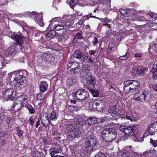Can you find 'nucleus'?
Instances as JSON below:
<instances>
[{"instance_id":"nucleus-1","label":"nucleus","mask_w":157,"mask_h":157,"mask_svg":"<svg viewBox=\"0 0 157 157\" xmlns=\"http://www.w3.org/2000/svg\"><path fill=\"white\" fill-rule=\"evenodd\" d=\"M11 37L16 42H14V45L15 46H11L9 47L5 52H3V53L0 52V57L2 59L4 58V55L6 57L10 56V55L13 56L15 54V52L16 51V48L18 44L19 46H21L23 41V37L21 34H17L16 33H13L11 35Z\"/></svg>"},{"instance_id":"nucleus-2","label":"nucleus","mask_w":157,"mask_h":157,"mask_svg":"<svg viewBox=\"0 0 157 157\" xmlns=\"http://www.w3.org/2000/svg\"><path fill=\"white\" fill-rule=\"evenodd\" d=\"M63 124L66 125L65 127L71 137H77L80 134L81 132L79 131L78 126L77 124L68 122H64Z\"/></svg>"},{"instance_id":"nucleus-3","label":"nucleus","mask_w":157,"mask_h":157,"mask_svg":"<svg viewBox=\"0 0 157 157\" xmlns=\"http://www.w3.org/2000/svg\"><path fill=\"white\" fill-rule=\"evenodd\" d=\"M140 84L136 80H128L125 81L124 84V90L133 92L139 88Z\"/></svg>"},{"instance_id":"nucleus-4","label":"nucleus","mask_w":157,"mask_h":157,"mask_svg":"<svg viewBox=\"0 0 157 157\" xmlns=\"http://www.w3.org/2000/svg\"><path fill=\"white\" fill-rule=\"evenodd\" d=\"M138 128L136 125L126 127L121 125L120 127L121 131L129 136H132L136 134V131Z\"/></svg>"},{"instance_id":"nucleus-5","label":"nucleus","mask_w":157,"mask_h":157,"mask_svg":"<svg viewBox=\"0 0 157 157\" xmlns=\"http://www.w3.org/2000/svg\"><path fill=\"white\" fill-rule=\"evenodd\" d=\"M73 94L74 98L81 101L85 100L89 96L88 92L83 89H80L75 91Z\"/></svg>"},{"instance_id":"nucleus-6","label":"nucleus","mask_w":157,"mask_h":157,"mask_svg":"<svg viewBox=\"0 0 157 157\" xmlns=\"http://www.w3.org/2000/svg\"><path fill=\"white\" fill-rule=\"evenodd\" d=\"M151 98V95L150 93L144 90L143 92H138L135 95L134 98L136 101H148Z\"/></svg>"},{"instance_id":"nucleus-7","label":"nucleus","mask_w":157,"mask_h":157,"mask_svg":"<svg viewBox=\"0 0 157 157\" xmlns=\"http://www.w3.org/2000/svg\"><path fill=\"white\" fill-rule=\"evenodd\" d=\"M85 142L86 148L88 150V151H92L93 148L96 145V137L93 135L88 136Z\"/></svg>"},{"instance_id":"nucleus-8","label":"nucleus","mask_w":157,"mask_h":157,"mask_svg":"<svg viewBox=\"0 0 157 157\" xmlns=\"http://www.w3.org/2000/svg\"><path fill=\"white\" fill-rule=\"evenodd\" d=\"M132 148L131 146H128L126 147L125 149H122L119 152V154L122 157H137V153L133 151H130L129 150Z\"/></svg>"},{"instance_id":"nucleus-9","label":"nucleus","mask_w":157,"mask_h":157,"mask_svg":"<svg viewBox=\"0 0 157 157\" xmlns=\"http://www.w3.org/2000/svg\"><path fill=\"white\" fill-rule=\"evenodd\" d=\"M90 108L91 109H96L98 111L102 110L105 108L103 102L100 100H96L89 103Z\"/></svg>"},{"instance_id":"nucleus-10","label":"nucleus","mask_w":157,"mask_h":157,"mask_svg":"<svg viewBox=\"0 0 157 157\" xmlns=\"http://www.w3.org/2000/svg\"><path fill=\"white\" fill-rule=\"evenodd\" d=\"M67 66L68 69L69 67L71 68L70 70H68V72H70L71 74L75 75L80 71V67L76 62H70L67 64Z\"/></svg>"},{"instance_id":"nucleus-11","label":"nucleus","mask_w":157,"mask_h":157,"mask_svg":"<svg viewBox=\"0 0 157 157\" xmlns=\"http://www.w3.org/2000/svg\"><path fill=\"white\" fill-rule=\"evenodd\" d=\"M115 127V125L113 122H111L109 124V137L111 139L109 141L110 142L114 140L117 136L116 131L113 128Z\"/></svg>"},{"instance_id":"nucleus-12","label":"nucleus","mask_w":157,"mask_h":157,"mask_svg":"<svg viewBox=\"0 0 157 157\" xmlns=\"http://www.w3.org/2000/svg\"><path fill=\"white\" fill-rule=\"evenodd\" d=\"M53 147L50 149V154L52 157L57 156V154L62 151L60 146L57 143H55L52 146Z\"/></svg>"},{"instance_id":"nucleus-13","label":"nucleus","mask_w":157,"mask_h":157,"mask_svg":"<svg viewBox=\"0 0 157 157\" xmlns=\"http://www.w3.org/2000/svg\"><path fill=\"white\" fill-rule=\"evenodd\" d=\"M157 122H154L150 124L148 127V129L144 134V136H147L148 135H154L157 131Z\"/></svg>"},{"instance_id":"nucleus-14","label":"nucleus","mask_w":157,"mask_h":157,"mask_svg":"<svg viewBox=\"0 0 157 157\" xmlns=\"http://www.w3.org/2000/svg\"><path fill=\"white\" fill-rule=\"evenodd\" d=\"M41 58L43 60L50 64L53 63L55 60L54 56L52 54L46 52L43 54Z\"/></svg>"},{"instance_id":"nucleus-15","label":"nucleus","mask_w":157,"mask_h":157,"mask_svg":"<svg viewBox=\"0 0 157 157\" xmlns=\"http://www.w3.org/2000/svg\"><path fill=\"white\" fill-rule=\"evenodd\" d=\"M40 120L43 126L45 127H48L50 124L48 115L47 113H42L41 114Z\"/></svg>"},{"instance_id":"nucleus-16","label":"nucleus","mask_w":157,"mask_h":157,"mask_svg":"<svg viewBox=\"0 0 157 157\" xmlns=\"http://www.w3.org/2000/svg\"><path fill=\"white\" fill-rule=\"evenodd\" d=\"M24 105V102L22 100L20 99H17L14 102L13 104L12 108L14 111H18Z\"/></svg>"},{"instance_id":"nucleus-17","label":"nucleus","mask_w":157,"mask_h":157,"mask_svg":"<svg viewBox=\"0 0 157 157\" xmlns=\"http://www.w3.org/2000/svg\"><path fill=\"white\" fill-rule=\"evenodd\" d=\"M31 15H35V17L36 18V21L41 27H43L44 25V23L43 22V19L42 18V15L40 13H36L34 12H32Z\"/></svg>"},{"instance_id":"nucleus-18","label":"nucleus","mask_w":157,"mask_h":157,"mask_svg":"<svg viewBox=\"0 0 157 157\" xmlns=\"http://www.w3.org/2000/svg\"><path fill=\"white\" fill-rule=\"evenodd\" d=\"M26 78H21V77L15 76L14 80L16 81V85L17 86H19L20 85H23L26 82Z\"/></svg>"},{"instance_id":"nucleus-19","label":"nucleus","mask_w":157,"mask_h":157,"mask_svg":"<svg viewBox=\"0 0 157 157\" xmlns=\"http://www.w3.org/2000/svg\"><path fill=\"white\" fill-rule=\"evenodd\" d=\"M67 26V24L65 21H62L61 22H59L58 24H56L54 27L55 30L59 31L63 29L65 27Z\"/></svg>"},{"instance_id":"nucleus-20","label":"nucleus","mask_w":157,"mask_h":157,"mask_svg":"<svg viewBox=\"0 0 157 157\" xmlns=\"http://www.w3.org/2000/svg\"><path fill=\"white\" fill-rule=\"evenodd\" d=\"M84 54L78 51L75 52L73 54L74 58H76L80 60L84 61L85 60V57L84 56Z\"/></svg>"},{"instance_id":"nucleus-21","label":"nucleus","mask_w":157,"mask_h":157,"mask_svg":"<svg viewBox=\"0 0 157 157\" xmlns=\"http://www.w3.org/2000/svg\"><path fill=\"white\" fill-rule=\"evenodd\" d=\"M110 111L109 113L110 115L113 117H115L118 115L119 113L118 109L115 106H110L109 108Z\"/></svg>"},{"instance_id":"nucleus-22","label":"nucleus","mask_w":157,"mask_h":157,"mask_svg":"<svg viewBox=\"0 0 157 157\" xmlns=\"http://www.w3.org/2000/svg\"><path fill=\"white\" fill-rule=\"evenodd\" d=\"M48 85L46 81H41L39 84V88L41 92H44L47 89Z\"/></svg>"},{"instance_id":"nucleus-23","label":"nucleus","mask_w":157,"mask_h":157,"mask_svg":"<svg viewBox=\"0 0 157 157\" xmlns=\"http://www.w3.org/2000/svg\"><path fill=\"white\" fill-rule=\"evenodd\" d=\"M108 130L107 128L104 129L101 134L102 139L104 142H107L108 140Z\"/></svg>"},{"instance_id":"nucleus-24","label":"nucleus","mask_w":157,"mask_h":157,"mask_svg":"<svg viewBox=\"0 0 157 157\" xmlns=\"http://www.w3.org/2000/svg\"><path fill=\"white\" fill-rule=\"evenodd\" d=\"M27 72L26 71L21 70L16 73L15 76H17V77L18 76L26 78V76L27 75Z\"/></svg>"},{"instance_id":"nucleus-25","label":"nucleus","mask_w":157,"mask_h":157,"mask_svg":"<svg viewBox=\"0 0 157 157\" xmlns=\"http://www.w3.org/2000/svg\"><path fill=\"white\" fill-rule=\"evenodd\" d=\"M150 73L152 74V77L153 78L156 79L157 78V65H153L152 69L150 71Z\"/></svg>"},{"instance_id":"nucleus-26","label":"nucleus","mask_w":157,"mask_h":157,"mask_svg":"<svg viewBox=\"0 0 157 157\" xmlns=\"http://www.w3.org/2000/svg\"><path fill=\"white\" fill-rule=\"evenodd\" d=\"M92 87L89 88V91L92 94L94 97H98L99 94V92L97 90H94L92 89Z\"/></svg>"},{"instance_id":"nucleus-27","label":"nucleus","mask_w":157,"mask_h":157,"mask_svg":"<svg viewBox=\"0 0 157 157\" xmlns=\"http://www.w3.org/2000/svg\"><path fill=\"white\" fill-rule=\"evenodd\" d=\"M87 121L89 124L93 125L96 124L97 121V119L95 117H90L88 118Z\"/></svg>"},{"instance_id":"nucleus-28","label":"nucleus","mask_w":157,"mask_h":157,"mask_svg":"<svg viewBox=\"0 0 157 157\" xmlns=\"http://www.w3.org/2000/svg\"><path fill=\"white\" fill-rule=\"evenodd\" d=\"M90 78L88 79V81L90 83V84L92 86V87L94 86V85L96 84L95 78L93 76H90Z\"/></svg>"},{"instance_id":"nucleus-29","label":"nucleus","mask_w":157,"mask_h":157,"mask_svg":"<svg viewBox=\"0 0 157 157\" xmlns=\"http://www.w3.org/2000/svg\"><path fill=\"white\" fill-rule=\"evenodd\" d=\"M138 68L139 69L140 75H144L147 71L148 68L147 67H143L140 68V67H139Z\"/></svg>"},{"instance_id":"nucleus-30","label":"nucleus","mask_w":157,"mask_h":157,"mask_svg":"<svg viewBox=\"0 0 157 157\" xmlns=\"http://www.w3.org/2000/svg\"><path fill=\"white\" fill-rule=\"evenodd\" d=\"M14 92V91L11 89H9L7 90L4 92L5 97L7 98H10V95L12 94H13V92Z\"/></svg>"},{"instance_id":"nucleus-31","label":"nucleus","mask_w":157,"mask_h":157,"mask_svg":"<svg viewBox=\"0 0 157 157\" xmlns=\"http://www.w3.org/2000/svg\"><path fill=\"white\" fill-rule=\"evenodd\" d=\"M75 80L73 78H68L67 81V84L69 86L73 85L75 82Z\"/></svg>"},{"instance_id":"nucleus-32","label":"nucleus","mask_w":157,"mask_h":157,"mask_svg":"<svg viewBox=\"0 0 157 157\" xmlns=\"http://www.w3.org/2000/svg\"><path fill=\"white\" fill-rule=\"evenodd\" d=\"M83 39V37L82 36L81 34L79 32H78L75 35L73 41L75 42L77 41L78 39Z\"/></svg>"},{"instance_id":"nucleus-33","label":"nucleus","mask_w":157,"mask_h":157,"mask_svg":"<svg viewBox=\"0 0 157 157\" xmlns=\"http://www.w3.org/2000/svg\"><path fill=\"white\" fill-rule=\"evenodd\" d=\"M25 107L28 109L30 113L33 114L35 112V109L31 105L29 104L26 105Z\"/></svg>"},{"instance_id":"nucleus-34","label":"nucleus","mask_w":157,"mask_h":157,"mask_svg":"<svg viewBox=\"0 0 157 157\" xmlns=\"http://www.w3.org/2000/svg\"><path fill=\"white\" fill-rule=\"evenodd\" d=\"M139 71L138 67H135L131 72V74L132 76H135L136 75L139 74Z\"/></svg>"},{"instance_id":"nucleus-35","label":"nucleus","mask_w":157,"mask_h":157,"mask_svg":"<svg viewBox=\"0 0 157 157\" xmlns=\"http://www.w3.org/2000/svg\"><path fill=\"white\" fill-rule=\"evenodd\" d=\"M86 73L85 78L86 79H88V78H90V76L89 71L90 70V67H87L84 70Z\"/></svg>"},{"instance_id":"nucleus-36","label":"nucleus","mask_w":157,"mask_h":157,"mask_svg":"<svg viewBox=\"0 0 157 157\" xmlns=\"http://www.w3.org/2000/svg\"><path fill=\"white\" fill-rule=\"evenodd\" d=\"M33 157H41V156H43V154L41 152L36 151H33Z\"/></svg>"},{"instance_id":"nucleus-37","label":"nucleus","mask_w":157,"mask_h":157,"mask_svg":"<svg viewBox=\"0 0 157 157\" xmlns=\"http://www.w3.org/2000/svg\"><path fill=\"white\" fill-rule=\"evenodd\" d=\"M58 117V115L55 111H52L51 113L50 118L52 120H56Z\"/></svg>"},{"instance_id":"nucleus-38","label":"nucleus","mask_w":157,"mask_h":157,"mask_svg":"<svg viewBox=\"0 0 157 157\" xmlns=\"http://www.w3.org/2000/svg\"><path fill=\"white\" fill-rule=\"evenodd\" d=\"M36 118L35 117H31L29 120V124L31 126H33L34 124L35 120Z\"/></svg>"},{"instance_id":"nucleus-39","label":"nucleus","mask_w":157,"mask_h":157,"mask_svg":"<svg viewBox=\"0 0 157 157\" xmlns=\"http://www.w3.org/2000/svg\"><path fill=\"white\" fill-rule=\"evenodd\" d=\"M148 15L152 20L153 21H155L157 17V15L156 13L153 12L149 13Z\"/></svg>"},{"instance_id":"nucleus-40","label":"nucleus","mask_w":157,"mask_h":157,"mask_svg":"<svg viewBox=\"0 0 157 157\" xmlns=\"http://www.w3.org/2000/svg\"><path fill=\"white\" fill-rule=\"evenodd\" d=\"M16 130L17 132L18 136L19 137H21L23 133V131L21 130L20 128L18 127H16Z\"/></svg>"},{"instance_id":"nucleus-41","label":"nucleus","mask_w":157,"mask_h":157,"mask_svg":"<svg viewBox=\"0 0 157 157\" xmlns=\"http://www.w3.org/2000/svg\"><path fill=\"white\" fill-rule=\"evenodd\" d=\"M44 98V95L42 93H40L37 95V98L38 100H42Z\"/></svg>"},{"instance_id":"nucleus-42","label":"nucleus","mask_w":157,"mask_h":157,"mask_svg":"<svg viewBox=\"0 0 157 157\" xmlns=\"http://www.w3.org/2000/svg\"><path fill=\"white\" fill-rule=\"evenodd\" d=\"M127 54L128 53L127 52L124 55L120 56L119 57V59L121 60H126L128 57V56Z\"/></svg>"},{"instance_id":"nucleus-43","label":"nucleus","mask_w":157,"mask_h":157,"mask_svg":"<svg viewBox=\"0 0 157 157\" xmlns=\"http://www.w3.org/2000/svg\"><path fill=\"white\" fill-rule=\"evenodd\" d=\"M56 33L55 31L52 30L49 32L48 33L46 34V36L48 37H51L50 35H56Z\"/></svg>"},{"instance_id":"nucleus-44","label":"nucleus","mask_w":157,"mask_h":157,"mask_svg":"<svg viewBox=\"0 0 157 157\" xmlns=\"http://www.w3.org/2000/svg\"><path fill=\"white\" fill-rule=\"evenodd\" d=\"M156 152V151L154 148L152 150H150L146 151V152H147L148 154H151L152 155H153L154 154H155Z\"/></svg>"},{"instance_id":"nucleus-45","label":"nucleus","mask_w":157,"mask_h":157,"mask_svg":"<svg viewBox=\"0 0 157 157\" xmlns=\"http://www.w3.org/2000/svg\"><path fill=\"white\" fill-rule=\"evenodd\" d=\"M5 116V113L3 112L0 113V123L4 119Z\"/></svg>"},{"instance_id":"nucleus-46","label":"nucleus","mask_w":157,"mask_h":157,"mask_svg":"<svg viewBox=\"0 0 157 157\" xmlns=\"http://www.w3.org/2000/svg\"><path fill=\"white\" fill-rule=\"evenodd\" d=\"M150 143L152 144L153 146L155 147L157 146V141L156 140H153L152 139H150Z\"/></svg>"},{"instance_id":"nucleus-47","label":"nucleus","mask_w":157,"mask_h":157,"mask_svg":"<svg viewBox=\"0 0 157 157\" xmlns=\"http://www.w3.org/2000/svg\"><path fill=\"white\" fill-rule=\"evenodd\" d=\"M70 108L72 109L75 110L76 111H77L80 108V107H78L77 106H75L74 105H71L70 106Z\"/></svg>"},{"instance_id":"nucleus-48","label":"nucleus","mask_w":157,"mask_h":157,"mask_svg":"<svg viewBox=\"0 0 157 157\" xmlns=\"http://www.w3.org/2000/svg\"><path fill=\"white\" fill-rule=\"evenodd\" d=\"M96 157H107L105 154L101 152H99L97 155H95Z\"/></svg>"},{"instance_id":"nucleus-49","label":"nucleus","mask_w":157,"mask_h":157,"mask_svg":"<svg viewBox=\"0 0 157 157\" xmlns=\"http://www.w3.org/2000/svg\"><path fill=\"white\" fill-rule=\"evenodd\" d=\"M15 94L14 93V92H13V94H12L10 96V98H7L11 101H13L15 99Z\"/></svg>"},{"instance_id":"nucleus-50","label":"nucleus","mask_w":157,"mask_h":157,"mask_svg":"<svg viewBox=\"0 0 157 157\" xmlns=\"http://www.w3.org/2000/svg\"><path fill=\"white\" fill-rule=\"evenodd\" d=\"M99 42L98 39L96 37L94 38V39L92 40L93 45H95Z\"/></svg>"},{"instance_id":"nucleus-51","label":"nucleus","mask_w":157,"mask_h":157,"mask_svg":"<svg viewBox=\"0 0 157 157\" xmlns=\"http://www.w3.org/2000/svg\"><path fill=\"white\" fill-rule=\"evenodd\" d=\"M78 123L77 124L82 125L85 123V121H83L82 119H79L78 120Z\"/></svg>"},{"instance_id":"nucleus-52","label":"nucleus","mask_w":157,"mask_h":157,"mask_svg":"<svg viewBox=\"0 0 157 157\" xmlns=\"http://www.w3.org/2000/svg\"><path fill=\"white\" fill-rule=\"evenodd\" d=\"M7 134L6 132L5 131L0 132V137H3L6 135Z\"/></svg>"},{"instance_id":"nucleus-53","label":"nucleus","mask_w":157,"mask_h":157,"mask_svg":"<svg viewBox=\"0 0 157 157\" xmlns=\"http://www.w3.org/2000/svg\"><path fill=\"white\" fill-rule=\"evenodd\" d=\"M102 22L104 25H108L107 23H108V19L107 18H106L105 19L103 20L102 21Z\"/></svg>"},{"instance_id":"nucleus-54","label":"nucleus","mask_w":157,"mask_h":157,"mask_svg":"<svg viewBox=\"0 0 157 157\" xmlns=\"http://www.w3.org/2000/svg\"><path fill=\"white\" fill-rule=\"evenodd\" d=\"M135 57H139L141 58L142 57V55L141 53H136L134 54Z\"/></svg>"},{"instance_id":"nucleus-55","label":"nucleus","mask_w":157,"mask_h":157,"mask_svg":"<svg viewBox=\"0 0 157 157\" xmlns=\"http://www.w3.org/2000/svg\"><path fill=\"white\" fill-rule=\"evenodd\" d=\"M56 18H53L52 19L51 21H50V24L49 25V26L47 28V29H48L51 26V24L53 22H56Z\"/></svg>"},{"instance_id":"nucleus-56","label":"nucleus","mask_w":157,"mask_h":157,"mask_svg":"<svg viewBox=\"0 0 157 157\" xmlns=\"http://www.w3.org/2000/svg\"><path fill=\"white\" fill-rule=\"evenodd\" d=\"M120 12L122 16H125L126 13V11L122 10H120Z\"/></svg>"},{"instance_id":"nucleus-57","label":"nucleus","mask_w":157,"mask_h":157,"mask_svg":"<svg viewBox=\"0 0 157 157\" xmlns=\"http://www.w3.org/2000/svg\"><path fill=\"white\" fill-rule=\"evenodd\" d=\"M107 117H104L100 120V122L101 123H104L105 121H107Z\"/></svg>"},{"instance_id":"nucleus-58","label":"nucleus","mask_w":157,"mask_h":157,"mask_svg":"<svg viewBox=\"0 0 157 157\" xmlns=\"http://www.w3.org/2000/svg\"><path fill=\"white\" fill-rule=\"evenodd\" d=\"M152 87L155 90L157 91V83L156 84L152 85Z\"/></svg>"},{"instance_id":"nucleus-59","label":"nucleus","mask_w":157,"mask_h":157,"mask_svg":"<svg viewBox=\"0 0 157 157\" xmlns=\"http://www.w3.org/2000/svg\"><path fill=\"white\" fill-rule=\"evenodd\" d=\"M38 119V120L36 121V128H37L38 126H39L40 124V120Z\"/></svg>"},{"instance_id":"nucleus-60","label":"nucleus","mask_w":157,"mask_h":157,"mask_svg":"<svg viewBox=\"0 0 157 157\" xmlns=\"http://www.w3.org/2000/svg\"><path fill=\"white\" fill-rule=\"evenodd\" d=\"M146 19L143 17H140V18L137 20V21H144Z\"/></svg>"},{"instance_id":"nucleus-61","label":"nucleus","mask_w":157,"mask_h":157,"mask_svg":"<svg viewBox=\"0 0 157 157\" xmlns=\"http://www.w3.org/2000/svg\"><path fill=\"white\" fill-rule=\"evenodd\" d=\"M3 68L2 67L0 71V73H1V74H2L3 75H4V74H6V73H7L6 71H3L2 69H3Z\"/></svg>"},{"instance_id":"nucleus-62","label":"nucleus","mask_w":157,"mask_h":157,"mask_svg":"<svg viewBox=\"0 0 157 157\" xmlns=\"http://www.w3.org/2000/svg\"><path fill=\"white\" fill-rule=\"evenodd\" d=\"M86 17L88 18H89L90 17H93L94 18H97V17H96L95 16L92 15V14L91 13L90 14V16L89 15H86Z\"/></svg>"},{"instance_id":"nucleus-63","label":"nucleus","mask_w":157,"mask_h":157,"mask_svg":"<svg viewBox=\"0 0 157 157\" xmlns=\"http://www.w3.org/2000/svg\"><path fill=\"white\" fill-rule=\"evenodd\" d=\"M96 52L94 50H90L89 51V54L91 55H94Z\"/></svg>"},{"instance_id":"nucleus-64","label":"nucleus","mask_w":157,"mask_h":157,"mask_svg":"<svg viewBox=\"0 0 157 157\" xmlns=\"http://www.w3.org/2000/svg\"><path fill=\"white\" fill-rule=\"evenodd\" d=\"M71 2L73 3H74V4H76L78 2V0H71Z\"/></svg>"}]
</instances>
